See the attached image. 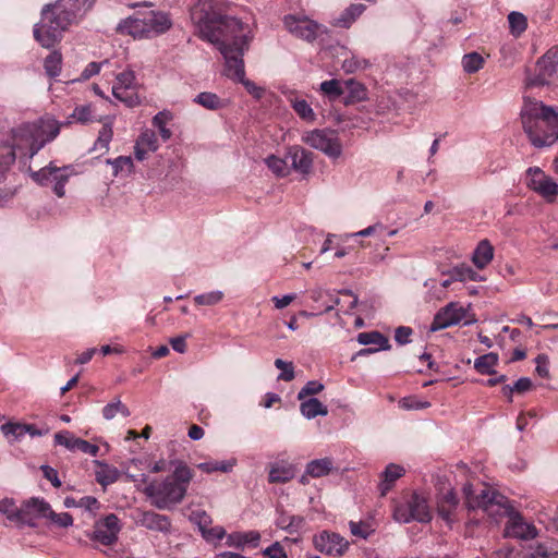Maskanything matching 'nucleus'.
Returning <instances> with one entry per match:
<instances>
[{
  "label": "nucleus",
  "instance_id": "1",
  "mask_svg": "<svg viewBox=\"0 0 558 558\" xmlns=\"http://www.w3.org/2000/svg\"><path fill=\"white\" fill-rule=\"evenodd\" d=\"M190 19L196 34L209 41L225 58V73L228 77L242 83L256 99H260L264 89L245 78L243 56L250 47L244 24L236 17L217 13L213 0H198L191 10Z\"/></svg>",
  "mask_w": 558,
  "mask_h": 558
},
{
  "label": "nucleus",
  "instance_id": "2",
  "mask_svg": "<svg viewBox=\"0 0 558 558\" xmlns=\"http://www.w3.org/2000/svg\"><path fill=\"white\" fill-rule=\"evenodd\" d=\"M96 0H57L46 4L41 19L34 27V38L44 47L51 48L61 40L68 27L81 20Z\"/></svg>",
  "mask_w": 558,
  "mask_h": 558
},
{
  "label": "nucleus",
  "instance_id": "3",
  "mask_svg": "<svg viewBox=\"0 0 558 558\" xmlns=\"http://www.w3.org/2000/svg\"><path fill=\"white\" fill-rule=\"evenodd\" d=\"M522 129L535 148L550 147L558 141V107L523 96L520 110Z\"/></svg>",
  "mask_w": 558,
  "mask_h": 558
},
{
  "label": "nucleus",
  "instance_id": "4",
  "mask_svg": "<svg viewBox=\"0 0 558 558\" xmlns=\"http://www.w3.org/2000/svg\"><path fill=\"white\" fill-rule=\"evenodd\" d=\"M175 464L172 475L163 481H150L142 474V482L147 483L143 493L151 499L153 506L158 509H169L180 504L187 492V486L193 478V471L183 461L171 462Z\"/></svg>",
  "mask_w": 558,
  "mask_h": 558
},
{
  "label": "nucleus",
  "instance_id": "5",
  "mask_svg": "<svg viewBox=\"0 0 558 558\" xmlns=\"http://www.w3.org/2000/svg\"><path fill=\"white\" fill-rule=\"evenodd\" d=\"M60 132V124L51 118H40L34 122L22 123L11 130L14 151L26 150L28 158H33L47 143L54 140Z\"/></svg>",
  "mask_w": 558,
  "mask_h": 558
},
{
  "label": "nucleus",
  "instance_id": "6",
  "mask_svg": "<svg viewBox=\"0 0 558 558\" xmlns=\"http://www.w3.org/2000/svg\"><path fill=\"white\" fill-rule=\"evenodd\" d=\"M558 78V46L550 48L535 64V71H525V88L549 85Z\"/></svg>",
  "mask_w": 558,
  "mask_h": 558
},
{
  "label": "nucleus",
  "instance_id": "7",
  "mask_svg": "<svg viewBox=\"0 0 558 558\" xmlns=\"http://www.w3.org/2000/svg\"><path fill=\"white\" fill-rule=\"evenodd\" d=\"M72 173L70 166L57 167L53 162L31 173L32 179L41 186L52 185V190L58 197L65 195L64 186Z\"/></svg>",
  "mask_w": 558,
  "mask_h": 558
},
{
  "label": "nucleus",
  "instance_id": "8",
  "mask_svg": "<svg viewBox=\"0 0 558 558\" xmlns=\"http://www.w3.org/2000/svg\"><path fill=\"white\" fill-rule=\"evenodd\" d=\"M302 141L312 148L323 151L330 158H338L342 154V145L337 133L329 129L313 130L302 136Z\"/></svg>",
  "mask_w": 558,
  "mask_h": 558
},
{
  "label": "nucleus",
  "instance_id": "9",
  "mask_svg": "<svg viewBox=\"0 0 558 558\" xmlns=\"http://www.w3.org/2000/svg\"><path fill=\"white\" fill-rule=\"evenodd\" d=\"M314 548L323 555L342 557L350 547V543L339 533L323 530L313 536Z\"/></svg>",
  "mask_w": 558,
  "mask_h": 558
},
{
  "label": "nucleus",
  "instance_id": "10",
  "mask_svg": "<svg viewBox=\"0 0 558 558\" xmlns=\"http://www.w3.org/2000/svg\"><path fill=\"white\" fill-rule=\"evenodd\" d=\"M526 186L539 194L548 202H553L558 195V183L538 167H530L526 170Z\"/></svg>",
  "mask_w": 558,
  "mask_h": 558
},
{
  "label": "nucleus",
  "instance_id": "11",
  "mask_svg": "<svg viewBox=\"0 0 558 558\" xmlns=\"http://www.w3.org/2000/svg\"><path fill=\"white\" fill-rule=\"evenodd\" d=\"M121 527L120 520L114 513L107 514L95 522L90 539L105 546H111L118 541Z\"/></svg>",
  "mask_w": 558,
  "mask_h": 558
},
{
  "label": "nucleus",
  "instance_id": "12",
  "mask_svg": "<svg viewBox=\"0 0 558 558\" xmlns=\"http://www.w3.org/2000/svg\"><path fill=\"white\" fill-rule=\"evenodd\" d=\"M283 24L293 36L313 41L316 39L320 25L307 17H298L295 15L284 16Z\"/></svg>",
  "mask_w": 558,
  "mask_h": 558
},
{
  "label": "nucleus",
  "instance_id": "13",
  "mask_svg": "<svg viewBox=\"0 0 558 558\" xmlns=\"http://www.w3.org/2000/svg\"><path fill=\"white\" fill-rule=\"evenodd\" d=\"M466 311L458 302H450L435 315L430 325V331H438L453 325H458L464 317Z\"/></svg>",
  "mask_w": 558,
  "mask_h": 558
},
{
  "label": "nucleus",
  "instance_id": "14",
  "mask_svg": "<svg viewBox=\"0 0 558 558\" xmlns=\"http://www.w3.org/2000/svg\"><path fill=\"white\" fill-rule=\"evenodd\" d=\"M505 536L527 541L537 536V530L533 524L525 522L522 514L514 510L508 518Z\"/></svg>",
  "mask_w": 558,
  "mask_h": 558
},
{
  "label": "nucleus",
  "instance_id": "15",
  "mask_svg": "<svg viewBox=\"0 0 558 558\" xmlns=\"http://www.w3.org/2000/svg\"><path fill=\"white\" fill-rule=\"evenodd\" d=\"M51 506L43 498L32 497L22 505V526H36L35 518H47Z\"/></svg>",
  "mask_w": 558,
  "mask_h": 558
},
{
  "label": "nucleus",
  "instance_id": "16",
  "mask_svg": "<svg viewBox=\"0 0 558 558\" xmlns=\"http://www.w3.org/2000/svg\"><path fill=\"white\" fill-rule=\"evenodd\" d=\"M498 494V492L492 490L488 487H483L477 493L470 483L463 486L465 505L470 510L482 509L485 512L488 506L493 502V497Z\"/></svg>",
  "mask_w": 558,
  "mask_h": 558
},
{
  "label": "nucleus",
  "instance_id": "17",
  "mask_svg": "<svg viewBox=\"0 0 558 558\" xmlns=\"http://www.w3.org/2000/svg\"><path fill=\"white\" fill-rule=\"evenodd\" d=\"M290 170L308 174L313 168V153L301 146H292L287 151Z\"/></svg>",
  "mask_w": 558,
  "mask_h": 558
},
{
  "label": "nucleus",
  "instance_id": "18",
  "mask_svg": "<svg viewBox=\"0 0 558 558\" xmlns=\"http://www.w3.org/2000/svg\"><path fill=\"white\" fill-rule=\"evenodd\" d=\"M136 523L151 531L168 533L171 529V522L165 514L154 511H142L136 518Z\"/></svg>",
  "mask_w": 558,
  "mask_h": 558
},
{
  "label": "nucleus",
  "instance_id": "19",
  "mask_svg": "<svg viewBox=\"0 0 558 558\" xmlns=\"http://www.w3.org/2000/svg\"><path fill=\"white\" fill-rule=\"evenodd\" d=\"M136 76L132 70H126L117 75V83L112 86L113 96L126 102L129 106H133L135 102L132 97L126 95L128 89L135 86Z\"/></svg>",
  "mask_w": 558,
  "mask_h": 558
},
{
  "label": "nucleus",
  "instance_id": "20",
  "mask_svg": "<svg viewBox=\"0 0 558 558\" xmlns=\"http://www.w3.org/2000/svg\"><path fill=\"white\" fill-rule=\"evenodd\" d=\"M117 32L121 35H130L133 38L149 37L147 22L144 15L143 17L130 16L121 21L117 26Z\"/></svg>",
  "mask_w": 558,
  "mask_h": 558
},
{
  "label": "nucleus",
  "instance_id": "21",
  "mask_svg": "<svg viewBox=\"0 0 558 558\" xmlns=\"http://www.w3.org/2000/svg\"><path fill=\"white\" fill-rule=\"evenodd\" d=\"M147 22L148 35L166 33L172 26L169 14L160 11H150L144 15Z\"/></svg>",
  "mask_w": 558,
  "mask_h": 558
},
{
  "label": "nucleus",
  "instance_id": "22",
  "mask_svg": "<svg viewBox=\"0 0 558 558\" xmlns=\"http://www.w3.org/2000/svg\"><path fill=\"white\" fill-rule=\"evenodd\" d=\"M514 510L509 499L499 493L493 497V502L485 510V513L498 522L504 517L509 518Z\"/></svg>",
  "mask_w": 558,
  "mask_h": 558
},
{
  "label": "nucleus",
  "instance_id": "23",
  "mask_svg": "<svg viewBox=\"0 0 558 558\" xmlns=\"http://www.w3.org/2000/svg\"><path fill=\"white\" fill-rule=\"evenodd\" d=\"M408 505L414 521L426 523L432 520L427 501L423 496L417 493H413Z\"/></svg>",
  "mask_w": 558,
  "mask_h": 558
},
{
  "label": "nucleus",
  "instance_id": "24",
  "mask_svg": "<svg viewBox=\"0 0 558 558\" xmlns=\"http://www.w3.org/2000/svg\"><path fill=\"white\" fill-rule=\"evenodd\" d=\"M458 502V497L452 489L442 493L437 501V509L439 515L444 520L450 521L454 509H457Z\"/></svg>",
  "mask_w": 558,
  "mask_h": 558
},
{
  "label": "nucleus",
  "instance_id": "25",
  "mask_svg": "<svg viewBox=\"0 0 558 558\" xmlns=\"http://www.w3.org/2000/svg\"><path fill=\"white\" fill-rule=\"evenodd\" d=\"M405 470L403 466L395 463H390L386 466L381 473V482L379 484L380 495L385 496L392 487L395 482L404 474Z\"/></svg>",
  "mask_w": 558,
  "mask_h": 558
},
{
  "label": "nucleus",
  "instance_id": "26",
  "mask_svg": "<svg viewBox=\"0 0 558 558\" xmlns=\"http://www.w3.org/2000/svg\"><path fill=\"white\" fill-rule=\"evenodd\" d=\"M260 541V534L257 531L236 532L228 535L227 544L236 548H243L250 545L256 548Z\"/></svg>",
  "mask_w": 558,
  "mask_h": 558
},
{
  "label": "nucleus",
  "instance_id": "27",
  "mask_svg": "<svg viewBox=\"0 0 558 558\" xmlns=\"http://www.w3.org/2000/svg\"><path fill=\"white\" fill-rule=\"evenodd\" d=\"M493 256L494 247L488 240H482L473 253L472 260L477 268L483 269L493 259Z\"/></svg>",
  "mask_w": 558,
  "mask_h": 558
},
{
  "label": "nucleus",
  "instance_id": "28",
  "mask_svg": "<svg viewBox=\"0 0 558 558\" xmlns=\"http://www.w3.org/2000/svg\"><path fill=\"white\" fill-rule=\"evenodd\" d=\"M16 159V154L14 153V147L9 143H0V183H2L7 173L9 172L11 166L14 163Z\"/></svg>",
  "mask_w": 558,
  "mask_h": 558
},
{
  "label": "nucleus",
  "instance_id": "29",
  "mask_svg": "<svg viewBox=\"0 0 558 558\" xmlns=\"http://www.w3.org/2000/svg\"><path fill=\"white\" fill-rule=\"evenodd\" d=\"M345 105L360 102L367 98V90L365 86L354 80H348L345 82Z\"/></svg>",
  "mask_w": 558,
  "mask_h": 558
},
{
  "label": "nucleus",
  "instance_id": "30",
  "mask_svg": "<svg viewBox=\"0 0 558 558\" xmlns=\"http://www.w3.org/2000/svg\"><path fill=\"white\" fill-rule=\"evenodd\" d=\"M356 340L362 345L376 344L377 348L387 351L390 350L391 345L389 339L379 331H367L360 332Z\"/></svg>",
  "mask_w": 558,
  "mask_h": 558
},
{
  "label": "nucleus",
  "instance_id": "31",
  "mask_svg": "<svg viewBox=\"0 0 558 558\" xmlns=\"http://www.w3.org/2000/svg\"><path fill=\"white\" fill-rule=\"evenodd\" d=\"M295 475V470L291 464H279L271 465L269 470L268 480L270 483H287L292 480Z\"/></svg>",
  "mask_w": 558,
  "mask_h": 558
},
{
  "label": "nucleus",
  "instance_id": "32",
  "mask_svg": "<svg viewBox=\"0 0 558 558\" xmlns=\"http://www.w3.org/2000/svg\"><path fill=\"white\" fill-rule=\"evenodd\" d=\"M301 413L308 420L314 418L318 415L325 416L328 414V409L317 398H310L301 402Z\"/></svg>",
  "mask_w": 558,
  "mask_h": 558
},
{
  "label": "nucleus",
  "instance_id": "33",
  "mask_svg": "<svg viewBox=\"0 0 558 558\" xmlns=\"http://www.w3.org/2000/svg\"><path fill=\"white\" fill-rule=\"evenodd\" d=\"M333 469V462L330 458L312 460L306 464V474L312 477H322L328 475Z\"/></svg>",
  "mask_w": 558,
  "mask_h": 558
},
{
  "label": "nucleus",
  "instance_id": "34",
  "mask_svg": "<svg viewBox=\"0 0 558 558\" xmlns=\"http://www.w3.org/2000/svg\"><path fill=\"white\" fill-rule=\"evenodd\" d=\"M366 7L362 3H354L348 7L337 19L336 25L348 28L365 11Z\"/></svg>",
  "mask_w": 558,
  "mask_h": 558
},
{
  "label": "nucleus",
  "instance_id": "35",
  "mask_svg": "<svg viewBox=\"0 0 558 558\" xmlns=\"http://www.w3.org/2000/svg\"><path fill=\"white\" fill-rule=\"evenodd\" d=\"M96 463L99 464L101 468L99 471L96 472V478L100 485L107 486L119 480L120 472L117 468L110 466L107 463H102L99 461H96Z\"/></svg>",
  "mask_w": 558,
  "mask_h": 558
},
{
  "label": "nucleus",
  "instance_id": "36",
  "mask_svg": "<svg viewBox=\"0 0 558 558\" xmlns=\"http://www.w3.org/2000/svg\"><path fill=\"white\" fill-rule=\"evenodd\" d=\"M194 101L208 110H218L226 106L225 101L216 94L209 92L199 93Z\"/></svg>",
  "mask_w": 558,
  "mask_h": 558
},
{
  "label": "nucleus",
  "instance_id": "37",
  "mask_svg": "<svg viewBox=\"0 0 558 558\" xmlns=\"http://www.w3.org/2000/svg\"><path fill=\"white\" fill-rule=\"evenodd\" d=\"M0 512L3 513L9 521L22 526V507L16 508L13 499L5 498L0 500Z\"/></svg>",
  "mask_w": 558,
  "mask_h": 558
},
{
  "label": "nucleus",
  "instance_id": "38",
  "mask_svg": "<svg viewBox=\"0 0 558 558\" xmlns=\"http://www.w3.org/2000/svg\"><path fill=\"white\" fill-rule=\"evenodd\" d=\"M265 162L277 177L284 178L290 174V167L288 163L287 155L284 158H279L275 155H271L265 159Z\"/></svg>",
  "mask_w": 558,
  "mask_h": 558
},
{
  "label": "nucleus",
  "instance_id": "39",
  "mask_svg": "<svg viewBox=\"0 0 558 558\" xmlns=\"http://www.w3.org/2000/svg\"><path fill=\"white\" fill-rule=\"evenodd\" d=\"M510 34L514 37H520L527 27L526 16L520 12L512 11L508 15Z\"/></svg>",
  "mask_w": 558,
  "mask_h": 558
},
{
  "label": "nucleus",
  "instance_id": "40",
  "mask_svg": "<svg viewBox=\"0 0 558 558\" xmlns=\"http://www.w3.org/2000/svg\"><path fill=\"white\" fill-rule=\"evenodd\" d=\"M170 120H172V113L167 110L158 112L153 118V125L159 130L163 141H168L172 135V132L166 126Z\"/></svg>",
  "mask_w": 558,
  "mask_h": 558
},
{
  "label": "nucleus",
  "instance_id": "41",
  "mask_svg": "<svg viewBox=\"0 0 558 558\" xmlns=\"http://www.w3.org/2000/svg\"><path fill=\"white\" fill-rule=\"evenodd\" d=\"M498 362V355L496 353H487L475 360L474 367L481 374H495L493 367Z\"/></svg>",
  "mask_w": 558,
  "mask_h": 558
},
{
  "label": "nucleus",
  "instance_id": "42",
  "mask_svg": "<svg viewBox=\"0 0 558 558\" xmlns=\"http://www.w3.org/2000/svg\"><path fill=\"white\" fill-rule=\"evenodd\" d=\"M62 56L54 50L46 57L44 68L48 76L57 77L61 73Z\"/></svg>",
  "mask_w": 558,
  "mask_h": 558
},
{
  "label": "nucleus",
  "instance_id": "43",
  "mask_svg": "<svg viewBox=\"0 0 558 558\" xmlns=\"http://www.w3.org/2000/svg\"><path fill=\"white\" fill-rule=\"evenodd\" d=\"M107 163L112 166L113 177L120 173L129 174L133 171V160L131 157L120 156L116 159H107Z\"/></svg>",
  "mask_w": 558,
  "mask_h": 558
},
{
  "label": "nucleus",
  "instance_id": "44",
  "mask_svg": "<svg viewBox=\"0 0 558 558\" xmlns=\"http://www.w3.org/2000/svg\"><path fill=\"white\" fill-rule=\"evenodd\" d=\"M118 413L122 414L125 417L131 414L128 407L123 404L119 398L106 404L102 409V416L106 420H112Z\"/></svg>",
  "mask_w": 558,
  "mask_h": 558
},
{
  "label": "nucleus",
  "instance_id": "45",
  "mask_svg": "<svg viewBox=\"0 0 558 558\" xmlns=\"http://www.w3.org/2000/svg\"><path fill=\"white\" fill-rule=\"evenodd\" d=\"M484 58L477 52H470L463 56L462 66L466 73H475L483 68Z\"/></svg>",
  "mask_w": 558,
  "mask_h": 558
},
{
  "label": "nucleus",
  "instance_id": "46",
  "mask_svg": "<svg viewBox=\"0 0 558 558\" xmlns=\"http://www.w3.org/2000/svg\"><path fill=\"white\" fill-rule=\"evenodd\" d=\"M291 106L301 119L306 121L315 120V113L305 99H291Z\"/></svg>",
  "mask_w": 558,
  "mask_h": 558
},
{
  "label": "nucleus",
  "instance_id": "47",
  "mask_svg": "<svg viewBox=\"0 0 558 558\" xmlns=\"http://www.w3.org/2000/svg\"><path fill=\"white\" fill-rule=\"evenodd\" d=\"M3 435L8 438L12 437V440H20L29 430L26 424L21 423H5L1 426Z\"/></svg>",
  "mask_w": 558,
  "mask_h": 558
},
{
  "label": "nucleus",
  "instance_id": "48",
  "mask_svg": "<svg viewBox=\"0 0 558 558\" xmlns=\"http://www.w3.org/2000/svg\"><path fill=\"white\" fill-rule=\"evenodd\" d=\"M320 90L330 99H336L344 93L338 80L324 81L320 84Z\"/></svg>",
  "mask_w": 558,
  "mask_h": 558
},
{
  "label": "nucleus",
  "instance_id": "49",
  "mask_svg": "<svg viewBox=\"0 0 558 558\" xmlns=\"http://www.w3.org/2000/svg\"><path fill=\"white\" fill-rule=\"evenodd\" d=\"M275 366L282 372L278 375V380L291 381L294 379V367L292 362H286L281 359L275 360Z\"/></svg>",
  "mask_w": 558,
  "mask_h": 558
},
{
  "label": "nucleus",
  "instance_id": "50",
  "mask_svg": "<svg viewBox=\"0 0 558 558\" xmlns=\"http://www.w3.org/2000/svg\"><path fill=\"white\" fill-rule=\"evenodd\" d=\"M52 524L58 527H69L73 524V518L68 512L57 513L51 508L47 518Z\"/></svg>",
  "mask_w": 558,
  "mask_h": 558
},
{
  "label": "nucleus",
  "instance_id": "51",
  "mask_svg": "<svg viewBox=\"0 0 558 558\" xmlns=\"http://www.w3.org/2000/svg\"><path fill=\"white\" fill-rule=\"evenodd\" d=\"M80 438L74 437L69 430H62L54 435L56 445L65 447L71 451H76V441Z\"/></svg>",
  "mask_w": 558,
  "mask_h": 558
},
{
  "label": "nucleus",
  "instance_id": "52",
  "mask_svg": "<svg viewBox=\"0 0 558 558\" xmlns=\"http://www.w3.org/2000/svg\"><path fill=\"white\" fill-rule=\"evenodd\" d=\"M223 298V293L221 291H211L208 293L198 294L194 298V302L197 305H207L211 306L218 304Z\"/></svg>",
  "mask_w": 558,
  "mask_h": 558
},
{
  "label": "nucleus",
  "instance_id": "53",
  "mask_svg": "<svg viewBox=\"0 0 558 558\" xmlns=\"http://www.w3.org/2000/svg\"><path fill=\"white\" fill-rule=\"evenodd\" d=\"M136 142L138 145L146 147V149H149L150 151H156L158 149V140L155 132L151 130H145L142 132Z\"/></svg>",
  "mask_w": 558,
  "mask_h": 558
},
{
  "label": "nucleus",
  "instance_id": "54",
  "mask_svg": "<svg viewBox=\"0 0 558 558\" xmlns=\"http://www.w3.org/2000/svg\"><path fill=\"white\" fill-rule=\"evenodd\" d=\"M349 526L352 535L361 537L363 539H366L374 532L372 525L363 521H350Z\"/></svg>",
  "mask_w": 558,
  "mask_h": 558
},
{
  "label": "nucleus",
  "instance_id": "55",
  "mask_svg": "<svg viewBox=\"0 0 558 558\" xmlns=\"http://www.w3.org/2000/svg\"><path fill=\"white\" fill-rule=\"evenodd\" d=\"M190 519L198 526L201 533L208 529L213 522L211 517L204 510L193 511Z\"/></svg>",
  "mask_w": 558,
  "mask_h": 558
},
{
  "label": "nucleus",
  "instance_id": "56",
  "mask_svg": "<svg viewBox=\"0 0 558 558\" xmlns=\"http://www.w3.org/2000/svg\"><path fill=\"white\" fill-rule=\"evenodd\" d=\"M324 390V385L317 380L307 381L304 387L299 391L298 399L303 400L307 396H315Z\"/></svg>",
  "mask_w": 558,
  "mask_h": 558
},
{
  "label": "nucleus",
  "instance_id": "57",
  "mask_svg": "<svg viewBox=\"0 0 558 558\" xmlns=\"http://www.w3.org/2000/svg\"><path fill=\"white\" fill-rule=\"evenodd\" d=\"M199 470L205 473H211L216 471L229 472L232 469V464L226 462H203L197 465Z\"/></svg>",
  "mask_w": 558,
  "mask_h": 558
},
{
  "label": "nucleus",
  "instance_id": "58",
  "mask_svg": "<svg viewBox=\"0 0 558 558\" xmlns=\"http://www.w3.org/2000/svg\"><path fill=\"white\" fill-rule=\"evenodd\" d=\"M111 138L112 129L110 125L105 124L99 131V135L95 145L100 147L101 149L108 150Z\"/></svg>",
  "mask_w": 558,
  "mask_h": 558
},
{
  "label": "nucleus",
  "instance_id": "59",
  "mask_svg": "<svg viewBox=\"0 0 558 558\" xmlns=\"http://www.w3.org/2000/svg\"><path fill=\"white\" fill-rule=\"evenodd\" d=\"M536 363V373L538 376L543 378L549 377V360L548 356L545 354H538L535 359Z\"/></svg>",
  "mask_w": 558,
  "mask_h": 558
},
{
  "label": "nucleus",
  "instance_id": "60",
  "mask_svg": "<svg viewBox=\"0 0 558 558\" xmlns=\"http://www.w3.org/2000/svg\"><path fill=\"white\" fill-rule=\"evenodd\" d=\"M201 534L207 542L220 541L226 536V530L222 526L208 527Z\"/></svg>",
  "mask_w": 558,
  "mask_h": 558
},
{
  "label": "nucleus",
  "instance_id": "61",
  "mask_svg": "<svg viewBox=\"0 0 558 558\" xmlns=\"http://www.w3.org/2000/svg\"><path fill=\"white\" fill-rule=\"evenodd\" d=\"M470 274H472V268L464 264L456 266L449 271V276H451L453 280L458 281L468 280Z\"/></svg>",
  "mask_w": 558,
  "mask_h": 558
},
{
  "label": "nucleus",
  "instance_id": "62",
  "mask_svg": "<svg viewBox=\"0 0 558 558\" xmlns=\"http://www.w3.org/2000/svg\"><path fill=\"white\" fill-rule=\"evenodd\" d=\"M393 518L400 523H409L413 521L409 505L407 504V506L396 507L393 511Z\"/></svg>",
  "mask_w": 558,
  "mask_h": 558
},
{
  "label": "nucleus",
  "instance_id": "63",
  "mask_svg": "<svg viewBox=\"0 0 558 558\" xmlns=\"http://www.w3.org/2000/svg\"><path fill=\"white\" fill-rule=\"evenodd\" d=\"M72 117L75 118L81 123H87L92 121V109L89 105L76 107L72 113Z\"/></svg>",
  "mask_w": 558,
  "mask_h": 558
},
{
  "label": "nucleus",
  "instance_id": "64",
  "mask_svg": "<svg viewBox=\"0 0 558 558\" xmlns=\"http://www.w3.org/2000/svg\"><path fill=\"white\" fill-rule=\"evenodd\" d=\"M263 554L268 558H288L283 547L278 542L264 549Z\"/></svg>",
  "mask_w": 558,
  "mask_h": 558
}]
</instances>
